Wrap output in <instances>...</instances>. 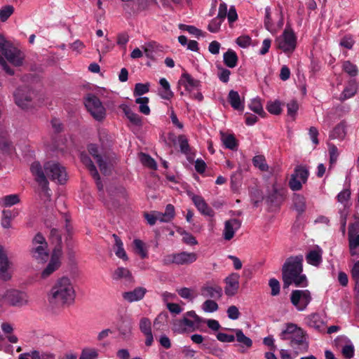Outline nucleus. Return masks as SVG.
<instances>
[{
	"instance_id": "11",
	"label": "nucleus",
	"mask_w": 359,
	"mask_h": 359,
	"mask_svg": "<svg viewBox=\"0 0 359 359\" xmlns=\"http://www.w3.org/2000/svg\"><path fill=\"white\" fill-rule=\"evenodd\" d=\"M88 111L97 121H102L105 117V109L100 99L94 95H88L85 101Z\"/></svg>"
},
{
	"instance_id": "44",
	"label": "nucleus",
	"mask_w": 359,
	"mask_h": 359,
	"mask_svg": "<svg viewBox=\"0 0 359 359\" xmlns=\"http://www.w3.org/2000/svg\"><path fill=\"white\" fill-rule=\"evenodd\" d=\"M217 300L208 299L202 304V309L206 313H212L218 310Z\"/></svg>"
},
{
	"instance_id": "49",
	"label": "nucleus",
	"mask_w": 359,
	"mask_h": 359,
	"mask_svg": "<svg viewBox=\"0 0 359 359\" xmlns=\"http://www.w3.org/2000/svg\"><path fill=\"white\" fill-rule=\"evenodd\" d=\"M3 205L5 207H11L20 203V198L18 194H11L4 196L2 198Z\"/></svg>"
},
{
	"instance_id": "48",
	"label": "nucleus",
	"mask_w": 359,
	"mask_h": 359,
	"mask_svg": "<svg viewBox=\"0 0 359 359\" xmlns=\"http://www.w3.org/2000/svg\"><path fill=\"white\" fill-rule=\"evenodd\" d=\"M268 111L274 115H278L281 113V103L280 101L269 102L266 104Z\"/></svg>"
},
{
	"instance_id": "15",
	"label": "nucleus",
	"mask_w": 359,
	"mask_h": 359,
	"mask_svg": "<svg viewBox=\"0 0 359 359\" xmlns=\"http://www.w3.org/2000/svg\"><path fill=\"white\" fill-rule=\"evenodd\" d=\"M201 294L205 298L219 300L222 297L223 290L219 285L207 282L201 287Z\"/></svg>"
},
{
	"instance_id": "3",
	"label": "nucleus",
	"mask_w": 359,
	"mask_h": 359,
	"mask_svg": "<svg viewBox=\"0 0 359 359\" xmlns=\"http://www.w3.org/2000/svg\"><path fill=\"white\" fill-rule=\"evenodd\" d=\"M283 340H289L290 345L299 352H306L309 348L306 332L294 323H287L280 334Z\"/></svg>"
},
{
	"instance_id": "30",
	"label": "nucleus",
	"mask_w": 359,
	"mask_h": 359,
	"mask_svg": "<svg viewBox=\"0 0 359 359\" xmlns=\"http://www.w3.org/2000/svg\"><path fill=\"white\" fill-rule=\"evenodd\" d=\"M348 239L351 255L353 256L359 254V234H355L349 230Z\"/></svg>"
},
{
	"instance_id": "60",
	"label": "nucleus",
	"mask_w": 359,
	"mask_h": 359,
	"mask_svg": "<svg viewBox=\"0 0 359 359\" xmlns=\"http://www.w3.org/2000/svg\"><path fill=\"white\" fill-rule=\"evenodd\" d=\"M55 247L53 250L52 255L50 259L60 261L61 257L62 255V243H55Z\"/></svg>"
},
{
	"instance_id": "9",
	"label": "nucleus",
	"mask_w": 359,
	"mask_h": 359,
	"mask_svg": "<svg viewBox=\"0 0 359 359\" xmlns=\"http://www.w3.org/2000/svg\"><path fill=\"white\" fill-rule=\"evenodd\" d=\"M309 175V170L305 166H296L288 182L290 189L294 191L301 190L302 189V184L307 182Z\"/></svg>"
},
{
	"instance_id": "26",
	"label": "nucleus",
	"mask_w": 359,
	"mask_h": 359,
	"mask_svg": "<svg viewBox=\"0 0 359 359\" xmlns=\"http://www.w3.org/2000/svg\"><path fill=\"white\" fill-rule=\"evenodd\" d=\"M228 101L235 110L243 111L244 109V99H241L237 91L231 90L228 95Z\"/></svg>"
},
{
	"instance_id": "12",
	"label": "nucleus",
	"mask_w": 359,
	"mask_h": 359,
	"mask_svg": "<svg viewBox=\"0 0 359 359\" xmlns=\"http://www.w3.org/2000/svg\"><path fill=\"white\" fill-rule=\"evenodd\" d=\"M33 95L34 92L27 87L19 88L13 94L15 104L22 109L32 107Z\"/></svg>"
},
{
	"instance_id": "39",
	"label": "nucleus",
	"mask_w": 359,
	"mask_h": 359,
	"mask_svg": "<svg viewBox=\"0 0 359 359\" xmlns=\"http://www.w3.org/2000/svg\"><path fill=\"white\" fill-rule=\"evenodd\" d=\"M113 237L114 238L115 245L116 247V250L115 252L116 255L124 260L128 259V257L126 253V251L123 249V245L121 240L116 234H114Z\"/></svg>"
},
{
	"instance_id": "22",
	"label": "nucleus",
	"mask_w": 359,
	"mask_h": 359,
	"mask_svg": "<svg viewBox=\"0 0 359 359\" xmlns=\"http://www.w3.org/2000/svg\"><path fill=\"white\" fill-rule=\"evenodd\" d=\"M147 292V290L145 287H137L133 290L123 292L122 297L129 303L138 302L144 298Z\"/></svg>"
},
{
	"instance_id": "54",
	"label": "nucleus",
	"mask_w": 359,
	"mask_h": 359,
	"mask_svg": "<svg viewBox=\"0 0 359 359\" xmlns=\"http://www.w3.org/2000/svg\"><path fill=\"white\" fill-rule=\"evenodd\" d=\"M149 83H137L135 84V89H134V95H142L149 90Z\"/></svg>"
},
{
	"instance_id": "8",
	"label": "nucleus",
	"mask_w": 359,
	"mask_h": 359,
	"mask_svg": "<svg viewBox=\"0 0 359 359\" xmlns=\"http://www.w3.org/2000/svg\"><path fill=\"white\" fill-rule=\"evenodd\" d=\"M276 44L277 48L281 49L284 53H292L297 44V39L294 32L291 29L286 28L283 34L276 39Z\"/></svg>"
},
{
	"instance_id": "17",
	"label": "nucleus",
	"mask_w": 359,
	"mask_h": 359,
	"mask_svg": "<svg viewBox=\"0 0 359 359\" xmlns=\"http://www.w3.org/2000/svg\"><path fill=\"white\" fill-rule=\"evenodd\" d=\"M241 226V220L233 218L226 220L224 222V227L222 233V236L224 240L230 241L231 240L236 231H238Z\"/></svg>"
},
{
	"instance_id": "46",
	"label": "nucleus",
	"mask_w": 359,
	"mask_h": 359,
	"mask_svg": "<svg viewBox=\"0 0 359 359\" xmlns=\"http://www.w3.org/2000/svg\"><path fill=\"white\" fill-rule=\"evenodd\" d=\"M98 351L93 348H83L79 359H97Z\"/></svg>"
},
{
	"instance_id": "35",
	"label": "nucleus",
	"mask_w": 359,
	"mask_h": 359,
	"mask_svg": "<svg viewBox=\"0 0 359 359\" xmlns=\"http://www.w3.org/2000/svg\"><path fill=\"white\" fill-rule=\"evenodd\" d=\"M293 205L299 213H302L306 210L305 198L300 194H294L292 197Z\"/></svg>"
},
{
	"instance_id": "64",
	"label": "nucleus",
	"mask_w": 359,
	"mask_h": 359,
	"mask_svg": "<svg viewBox=\"0 0 359 359\" xmlns=\"http://www.w3.org/2000/svg\"><path fill=\"white\" fill-rule=\"evenodd\" d=\"M329 154L330 163H335L339 156L338 149L335 145L329 144Z\"/></svg>"
},
{
	"instance_id": "40",
	"label": "nucleus",
	"mask_w": 359,
	"mask_h": 359,
	"mask_svg": "<svg viewBox=\"0 0 359 359\" xmlns=\"http://www.w3.org/2000/svg\"><path fill=\"white\" fill-rule=\"evenodd\" d=\"M13 149V147L6 134L0 135V150L4 153H10Z\"/></svg>"
},
{
	"instance_id": "38",
	"label": "nucleus",
	"mask_w": 359,
	"mask_h": 359,
	"mask_svg": "<svg viewBox=\"0 0 359 359\" xmlns=\"http://www.w3.org/2000/svg\"><path fill=\"white\" fill-rule=\"evenodd\" d=\"M346 126L344 123H340L330 133V137L332 139H344L346 136Z\"/></svg>"
},
{
	"instance_id": "20",
	"label": "nucleus",
	"mask_w": 359,
	"mask_h": 359,
	"mask_svg": "<svg viewBox=\"0 0 359 359\" xmlns=\"http://www.w3.org/2000/svg\"><path fill=\"white\" fill-rule=\"evenodd\" d=\"M112 278L116 280H121L126 285H130L135 282L131 272L124 267L117 268L113 273Z\"/></svg>"
},
{
	"instance_id": "62",
	"label": "nucleus",
	"mask_w": 359,
	"mask_h": 359,
	"mask_svg": "<svg viewBox=\"0 0 359 359\" xmlns=\"http://www.w3.org/2000/svg\"><path fill=\"white\" fill-rule=\"evenodd\" d=\"M343 355L346 359H351L354 356V346L352 344L345 345L341 350Z\"/></svg>"
},
{
	"instance_id": "16",
	"label": "nucleus",
	"mask_w": 359,
	"mask_h": 359,
	"mask_svg": "<svg viewBox=\"0 0 359 359\" xmlns=\"http://www.w3.org/2000/svg\"><path fill=\"white\" fill-rule=\"evenodd\" d=\"M240 276L237 273H232L224 279L226 286L224 292L229 297L234 296L239 288Z\"/></svg>"
},
{
	"instance_id": "32",
	"label": "nucleus",
	"mask_w": 359,
	"mask_h": 359,
	"mask_svg": "<svg viewBox=\"0 0 359 359\" xmlns=\"http://www.w3.org/2000/svg\"><path fill=\"white\" fill-rule=\"evenodd\" d=\"M306 262L313 266H318L322 262V250L320 249L310 251L306 256Z\"/></svg>"
},
{
	"instance_id": "51",
	"label": "nucleus",
	"mask_w": 359,
	"mask_h": 359,
	"mask_svg": "<svg viewBox=\"0 0 359 359\" xmlns=\"http://www.w3.org/2000/svg\"><path fill=\"white\" fill-rule=\"evenodd\" d=\"M178 142L181 152L186 155H189L190 154L191 149L186 136L182 135H180L178 137Z\"/></svg>"
},
{
	"instance_id": "24",
	"label": "nucleus",
	"mask_w": 359,
	"mask_h": 359,
	"mask_svg": "<svg viewBox=\"0 0 359 359\" xmlns=\"http://www.w3.org/2000/svg\"><path fill=\"white\" fill-rule=\"evenodd\" d=\"M11 265V262L8 261V257L4 250L0 248V277L4 280H8L11 278V276L8 271Z\"/></svg>"
},
{
	"instance_id": "23",
	"label": "nucleus",
	"mask_w": 359,
	"mask_h": 359,
	"mask_svg": "<svg viewBox=\"0 0 359 359\" xmlns=\"http://www.w3.org/2000/svg\"><path fill=\"white\" fill-rule=\"evenodd\" d=\"M179 84L183 85L187 91L191 93L194 90H198L201 82L194 79L190 74L184 73L179 81Z\"/></svg>"
},
{
	"instance_id": "2",
	"label": "nucleus",
	"mask_w": 359,
	"mask_h": 359,
	"mask_svg": "<svg viewBox=\"0 0 359 359\" xmlns=\"http://www.w3.org/2000/svg\"><path fill=\"white\" fill-rule=\"evenodd\" d=\"M303 256L302 255L287 258L283 265L282 276L284 287L291 284L296 286H306V276L302 274Z\"/></svg>"
},
{
	"instance_id": "55",
	"label": "nucleus",
	"mask_w": 359,
	"mask_h": 359,
	"mask_svg": "<svg viewBox=\"0 0 359 359\" xmlns=\"http://www.w3.org/2000/svg\"><path fill=\"white\" fill-rule=\"evenodd\" d=\"M133 244L137 252L140 257L142 258H146L147 257V252L144 248V243L140 239H135L133 241Z\"/></svg>"
},
{
	"instance_id": "18",
	"label": "nucleus",
	"mask_w": 359,
	"mask_h": 359,
	"mask_svg": "<svg viewBox=\"0 0 359 359\" xmlns=\"http://www.w3.org/2000/svg\"><path fill=\"white\" fill-rule=\"evenodd\" d=\"M81 161L86 166V168L88 169L89 172H90V175L95 180V183H96L98 190L102 191L103 185L100 180L99 173L96 169V167L95 166L93 161H91L90 158L86 154H81Z\"/></svg>"
},
{
	"instance_id": "7",
	"label": "nucleus",
	"mask_w": 359,
	"mask_h": 359,
	"mask_svg": "<svg viewBox=\"0 0 359 359\" xmlns=\"http://www.w3.org/2000/svg\"><path fill=\"white\" fill-rule=\"evenodd\" d=\"M46 178L63 184L67 181V172L65 167L55 161H48L42 168Z\"/></svg>"
},
{
	"instance_id": "47",
	"label": "nucleus",
	"mask_w": 359,
	"mask_h": 359,
	"mask_svg": "<svg viewBox=\"0 0 359 359\" xmlns=\"http://www.w3.org/2000/svg\"><path fill=\"white\" fill-rule=\"evenodd\" d=\"M342 67L344 71L350 76L354 77L358 74V69L357 66L348 60L345 61L343 63Z\"/></svg>"
},
{
	"instance_id": "57",
	"label": "nucleus",
	"mask_w": 359,
	"mask_h": 359,
	"mask_svg": "<svg viewBox=\"0 0 359 359\" xmlns=\"http://www.w3.org/2000/svg\"><path fill=\"white\" fill-rule=\"evenodd\" d=\"M269 285L271 289V294L272 296H277L280 293V283L276 278H271L269 281Z\"/></svg>"
},
{
	"instance_id": "31",
	"label": "nucleus",
	"mask_w": 359,
	"mask_h": 359,
	"mask_svg": "<svg viewBox=\"0 0 359 359\" xmlns=\"http://www.w3.org/2000/svg\"><path fill=\"white\" fill-rule=\"evenodd\" d=\"M223 61L226 67L229 68L235 67L238 63V56L236 52L231 49H229L224 53Z\"/></svg>"
},
{
	"instance_id": "37",
	"label": "nucleus",
	"mask_w": 359,
	"mask_h": 359,
	"mask_svg": "<svg viewBox=\"0 0 359 359\" xmlns=\"http://www.w3.org/2000/svg\"><path fill=\"white\" fill-rule=\"evenodd\" d=\"M168 318V314L167 312L160 313L154 320V327L156 330H162L166 325V323Z\"/></svg>"
},
{
	"instance_id": "29",
	"label": "nucleus",
	"mask_w": 359,
	"mask_h": 359,
	"mask_svg": "<svg viewBox=\"0 0 359 359\" xmlns=\"http://www.w3.org/2000/svg\"><path fill=\"white\" fill-rule=\"evenodd\" d=\"M234 332L235 339L240 344L241 347L250 348L252 346V341L250 338L245 336L243 330L241 329H231Z\"/></svg>"
},
{
	"instance_id": "6",
	"label": "nucleus",
	"mask_w": 359,
	"mask_h": 359,
	"mask_svg": "<svg viewBox=\"0 0 359 359\" xmlns=\"http://www.w3.org/2000/svg\"><path fill=\"white\" fill-rule=\"evenodd\" d=\"M0 50L6 58L13 65L19 67L22 65L23 55L17 48L6 41L5 37L0 35Z\"/></svg>"
},
{
	"instance_id": "61",
	"label": "nucleus",
	"mask_w": 359,
	"mask_h": 359,
	"mask_svg": "<svg viewBox=\"0 0 359 359\" xmlns=\"http://www.w3.org/2000/svg\"><path fill=\"white\" fill-rule=\"evenodd\" d=\"M222 21H223V20L218 18V17L212 19V21L208 25V30L210 32H213V33L218 32Z\"/></svg>"
},
{
	"instance_id": "4",
	"label": "nucleus",
	"mask_w": 359,
	"mask_h": 359,
	"mask_svg": "<svg viewBox=\"0 0 359 359\" xmlns=\"http://www.w3.org/2000/svg\"><path fill=\"white\" fill-rule=\"evenodd\" d=\"M48 243L41 233H36L32 239V248L29 250L32 258L37 263H46L49 259Z\"/></svg>"
},
{
	"instance_id": "28",
	"label": "nucleus",
	"mask_w": 359,
	"mask_h": 359,
	"mask_svg": "<svg viewBox=\"0 0 359 359\" xmlns=\"http://www.w3.org/2000/svg\"><path fill=\"white\" fill-rule=\"evenodd\" d=\"M161 88L158 89V95L164 100H170L173 96L174 93L170 89V86L168 81L165 78H161L159 81Z\"/></svg>"
},
{
	"instance_id": "5",
	"label": "nucleus",
	"mask_w": 359,
	"mask_h": 359,
	"mask_svg": "<svg viewBox=\"0 0 359 359\" xmlns=\"http://www.w3.org/2000/svg\"><path fill=\"white\" fill-rule=\"evenodd\" d=\"M202 322L195 311H190L185 313L182 318L173 321L172 330L178 333H184L187 330L194 331Z\"/></svg>"
},
{
	"instance_id": "59",
	"label": "nucleus",
	"mask_w": 359,
	"mask_h": 359,
	"mask_svg": "<svg viewBox=\"0 0 359 359\" xmlns=\"http://www.w3.org/2000/svg\"><path fill=\"white\" fill-rule=\"evenodd\" d=\"M178 294L186 299L192 301L195 296L193 294V291L188 287H183L177 290Z\"/></svg>"
},
{
	"instance_id": "13",
	"label": "nucleus",
	"mask_w": 359,
	"mask_h": 359,
	"mask_svg": "<svg viewBox=\"0 0 359 359\" xmlns=\"http://www.w3.org/2000/svg\"><path fill=\"white\" fill-rule=\"evenodd\" d=\"M311 299V292L308 290H293L290 295L291 303L300 311L306 309Z\"/></svg>"
},
{
	"instance_id": "41",
	"label": "nucleus",
	"mask_w": 359,
	"mask_h": 359,
	"mask_svg": "<svg viewBox=\"0 0 359 359\" xmlns=\"http://www.w3.org/2000/svg\"><path fill=\"white\" fill-rule=\"evenodd\" d=\"M250 109L253 111L255 113L259 114V116L264 117L266 113L264 112L261 101L258 98H255L251 100V102L249 105Z\"/></svg>"
},
{
	"instance_id": "33",
	"label": "nucleus",
	"mask_w": 359,
	"mask_h": 359,
	"mask_svg": "<svg viewBox=\"0 0 359 359\" xmlns=\"http://www.w3.org/2000/svg\"><path fill=\"white\" fill-rule=\"evenodd\" d=\"M220 135L221 140L226 148L231 150H236L237 149L238 144L233 135L220 132Z\"/></svg>"
},
{
	"instance_id": "36",
	"label": "nucleus",
	"mask_w": 359,
	"mask_h": 359,
	"mask_svg": "<svg viewBox=\"0 0 359 359\" xmlns=\"http://www.w3.org/2000/svg\"><path fill=\"white\" fill-rule=\"evenodd\" d=\"M307 325L317 330H320L323 327V323L320 320L319 315L316 313L311 314L306 318Z\"/></svg>"
},
{
	"instance_id": "19",
	"label": "nucleus",
	"mask_w": 359,
	"mask_h": 359,
	"mask_svg": "<svg viewBox=\"0 0 359 359\" xmlns=\"http://www.w3.org/2000/svg\"><path fill=\"white\" fill-rule=\"evenodd\" d=\"M88 150L89 154L96 161L100 171L104 175L108 174L109 172L108 164L107 161L100 155L97 146L94 144H90L88 146Z\"/></svg>"
},
{
	"instance_id": "50",
	"label": "nucleus",
	"mask_w": 359,
	"mask_h": 359,
	"mask_svg": "<svg viewBox=\"0 0 359 359\" xmlns=\"http://www.w3.org/2000/svg\"><path fill=\"white\" fill-rule=\"evenodd\" d=\"M140 161L141 163L151 169H156V163L155 161L148 154L141 153L140 154Z\"/></svg>"
},
{
	"instance_id": "52",
	"label": "nucleus",
	"mask_w": 359,
	"mask_h": 359,
	"mask_svg": "<svg viewBox=\"0 0 359 359\" xmlns=\"http://www.w3.org/2000/svg\"><path fill=\"white\" fill-rule=\"evenodd\" d=\"M179 27L180 29L187 31L189 33H190L191 34H193L196 36L198 37L201 36H204V34L203 33V32L194 26L180 24L179 25Z\"/></svg>"
},
{
	"instance_id": "34",
	"label": "nucleus",
	"mask_w": 359,
	"mask_h": 359,
	"mask_svg": "<svg viewBox=\"0 0 359 359\" xmlns=\"http://www.w3.org/2000/svg\"><path fill=\"white\" fill-rule=\"evenodd\" d=\"M61 265L60 261H57L53 259H50L49 263L46 266V267L41 272V278H46L50 276L53 272L59 269Z\"/></svg>"
},
{
	"instance_id": "56",
	"label": "nucleus",
	"mask_w": 359,
	"mask_h": 359,
	"mask_svg": "<svg viewBox=\"0 0 359 359\" xmlns=\"http://www.w3.org/2000/svg\"><path fill=\"white\" fill-rule=\"evenodd\" d=\"M356 93V86L351 84L346 87L341 95V100H344L352 97Z\"/></svg>"
},
{
	"instance_id": "58",
	"label": "nucleus",
	"mask_w": 359,
	"mask_h": 359,
	"mask_svg": "<svg viewBox=\"0 0 359 359\" xmlns=\"http://www.w3.org/2000/svg\"><path fill=\"white\" fill-rule=\"evenodd\" d=\"M156 48V43L154 42V41L147 43L142 46L144 53L148 58L153 57V52L154 51Z\"/></svg>"
},
{
	"instance_id": "25",
	"label": "nucleus",
	"mask_w": 359,
	"mask_h": 359,
	"mask_svg": "<svg viewBox=\"0 0 359 359\" xmlns=\"http://www.w3.org/2000/svg\"><path fill=\"white\" fill-rule=\"evenodd\" d=\"M192 201L201 214L209 217L214 216L215 212L206 203L201 196L195 195L192 197Z\"/></svg>"
},
{
	"instance_id": "43",
	"label": "nucleus",
	"mask_w": 359,
	"mask_h": 359,
	"mask_svg": "<svg viewBox=\"0 0 359 359\" xmlns=\"http://www.w3.org/2000/svg\"><path fill=\"white\" fill-rule=\"evenodd\" d=\"M123 111L126 116L132 123L136 126H140L142 124L141 117L137 114H135L133 111H132V110L129 107H125L123 109Z\"/></svg>"
},
{
	"instance_id": "1",
	"label": "nucleus",
	"mask_w": 359,
	"mask_h": 359,
	"mask_svg": "<svg viewBox=\"0 0 359 359\" xmlns=\"http://www.w3.org/2000/svg\"><path fill=\"white\" fill-rule=\"evenodd\" d=\"M76 292L70 278H58L48 294V302L55 306H69L74 302Z\"/></svg>"
},
{
	"instance_id": "21",
	"label": "nucleus",
	"mask_w": 359,
	"mask_h": 359,
	"mask_svg": "<svg viewBox=\"0 0 359 359\" xmlns=\"http://www.w3.org/2000/svg\"><path fill=\"white\" fill-rule=\"evenodd\" d=\"M139 328L146 337L145 344L147 346H151L154 341V337L151 332V320L146 317L140 318Z\"/></svg>"
},
{
	"instance_id": "42",
	"label": "nucleus",
	"mask_w": 359,
	"mask_h": 359,
	"mask_svg": "<svg viewBox=\"0 0 359 359\" xmlns=\"http://www.w3.org/2000/svg\"><path fill=\"white\" fill-rule=\"evenodd\" d=\"M149 100L147 97H138L135 100V102L140 104L139 111L144 115L150 114V109L148 106Z\"/></svg>"
},
{
	"instance_id": "63",
	"label": "nucleus",
	"mask_w": 359,
	"mask_h": 359,
	"mask_svg": "<svg viewBox=\"0 0 359 359\" xmlns=\"http://www.w3.org/2000/svg\"><path fill=\"white\" fill-rule=\"evenodd\" d=\"M50 239L53 244L62 243V236L57 228H52L50 230Z\"/></svg>"
},
{
	"instance_id": "53",
	"label": "nucleus",
	"mask_w": 359,
	"mask_h": 359,
	"mask_svg": "<svg viewBox=\"0 0 359 359\" xmlns=\"http://www.w3.org/2000/svg\"><path fill=\"white\" fill-rule=\"evenodd\" d=\"M14 8L13 6L7 5L0 9V20L5 22L13 13Z\"/></svg>"
},
{
	"instance_id": "27",
	"label": "nucleus",
	"mask_w": 359,
	"mask_h": 359,
	"mask_svg": "<svg viewBox=\"0 0 359 359\" xmlns=\"http://www.w3.org/2000/svg\"><path fill=\"white\" fill-rule=\"evenodd\" d=\"M197 254L195 252H181L176 253V264H190L197 259Z\"/></svg>"
},
{
	"instance_id": "10",
	"label": "nucleus",
	"mask_w": 359,
	"mask_h": 359,
	"mask_svg": "<svg viewBox=\"0 0 359 359\" xmlns=\"http://www.w3.org/2000/svg\"><path fill=\"white\" fill-rule=\"evenodd\" d=\"M31 172L35 177V180L39 184L43 196L50 201L51 194L48 188V182L46 178V176L42 170V167L39 162H34L32 163L30 167Z\"/></svg>"
},
{
	"instance_id": "45",
	"label": "nucleus",
	"mask_w": 359,
	"mask_h": 359,
	"mask_svg": "<svg viewBox=\"0 0 359 359\" xmlns=\"http://www.w3.org/2000/svg\"><path fill=\"white\" fill-rule=\"evenodd\" d=\"M253 165L258 168L262 171H267L269 170V166L266 163V159L262 155L255 156L252 158Z\"/></svg>"
},
{
	"instance_id": "14",
	"label": "nucleus",
	"mask_w": 359,
	"mask_h": 359,
	"mask_svg": "<svg viewBox=\"0 0 359 359\" xmlns=\"http://www.w3.org/2000/svg\"><path fill=\"white\" fill-rule=\"evenodd\" d=\"M6 302L13 306L21 307L28 302V296L26 293L17 290H8L3 296Z\"/></svg>"
}]
</instances>
